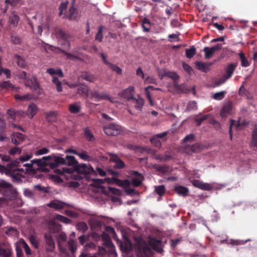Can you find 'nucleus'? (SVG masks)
<instances>
[{"label":"nucleus","mask_w":257,"mask_h":257,"mask_svg":"<svg viewBox=\"0 0 257 257\" xmlns=\"http://www.w3.org/2000/svg\"><path fill=\"white\" fill-rule=\"evenodd\" d=\"M49 164L50 170L56 169L55 172L62 175L65 173L71 174L78 163L74 156H67L65 158L58 156L51 157L49 160Z\"/></svg>","instance_id":"nucleus-1"},{"label":"nucleus","mask_w":257,"mask_h":257,"mask_svg":"<svg viewBox=\"0 0 257 257\" xmlns=\"http://www.w3.org/2000/svg\"><path fill=\"white\" fill-rule=\"evenodd\" d=\"M120 248L125 252L135 250L137 257H148L151 253V249L146 242L142 238L135 240L133 244L127 238L120 243Z\"/></svg>","instance_id":"nucleus-2"},{"label":"nucleus","mask_w":257,"mask_h":257,"mask_svg":"<svg viewBox=\"0 0 257 257\" xmlns=\"http://www.w3.org/2000/svg\"><path fill=\"white\" fill-rule=\"evenodd\" d=\"M51 156L44 157L42 159H34L31 163L23 164L25 167V172L35 174L37 171L40 172H48L50 171L49 160Z\"/></svg>","instance_id":"nucleus-3"},{"label":"nucleus","mask_w":257,"mask_h":257,"mask_svg":"<svg viewBox=\"0 0 257 257\" xmlns=\"http://www.w3.org/2000/svg\"><path fill=\"white\" fill-rule=\"evenodd\" d=\"M1 191L3 196L8 200H14L17 197V192L12 185L5 181L0 182Z\"/></svg>","instance_id":"nucleus-4"},{"label":"nucleus","mask_w":257,"mask_h":257,"mask_svg":"<svg viewBox=\"0 0 257 257\" xmlns=\"http://www.w3.org/2000/svg\"><path fill=\"white\" fill-rule=\"evenodd\" d=\"M18 77L19 79L24 80L25 85L30 87L31 90H36L39 88L40 85L35 76H33L32 78H29L27 77V73L22 71L19 73Z\"/></svg>","instance_id":"nucleus-5"},{"label":"nucleus","mask_w":257,"mask_h":257,"mask_svg":"<svg viewBox=\"0 0 257 257\" xmlns=\"http://www.w3.org/2000/svg\"><path fill=\"white\" fill-rule=\"evenodd\" d=\"M55 32L58 43L62 46H67V48L69 49L70 47V43L69 41V34L59 28L56 29Z\"/></svg>","instance_id":"nucleus-6"},{"label":"nucleus","mask_w":257,"mask_h":257,"mask_svg":"<svg viewBox=\"0 0 257 257\" xmlns=\"http://www.w3.org/2000/svg\"><path fill=\"white\" fill-rule=\"evenodd\" d=\"M103 131L107 136H113L120 135L122 132L121 126L114 123H109L104 126Z\"/></svg>","instance_id":"nucleus-7"},{"label":"nucleus","mask_w":257,"mask_h":257,"mask_svg":"<svg viewBox=\"0 0 257 257\" xmlns=\"http://www.w3.org/2000/svg\"><path fill=\"white\" fill-rule=\"evenodd\" d=\"M90 98L96 101L100 100H108L109 101L113 102V98L109 96L108 93L106 92H99L96 90H93L90 94Z\"/></svg>","instance_id":"nucleus-8"},{"label":"nucleus","mask_w":257,"mask_h":257,"mask_svg":"<svg viewBox=\"0 0 257 257\" xmlns=\"http://www.w3.org/2000/svg\"><path fill=\"white\" fill-rule=\"evenodd\" d=\"M75 171H76L78 174L82 175L95 174V171L90 165L84 163L76 164Z\"/></svg>","instance_id":"nucleus-9"},{"label":"nucleus","mask_w":257,"mask_h":257,"mask_svg":"<svg viewBox=\"0 0 257 257\" xmlns=\"http://www.w3.org/2000/svg\"><path fill=\"white\" fill-rule=\"evenodd\" d=\"M108 155L109 157V161L114 163L113 168L114 169H123L125 164L119 157L116 154L112 153H108Z\"/></svg>","instance_id":"nucleus-10"},{"label":"nucleus","mask_w":257,"mask_h":257,"mask_svg":"<svg viewBox=\"0 0 257 257\" xmlns=\"http://www.w3.org/2000/svg\"><path fill=\"white\" fill-rule=\"evenodd\" d=\"M44 238L46 243V250L47 252H53L55 248V244L50 232H46L44 234Z\"/></svg>","instance_id":"nucleus-11"},{"label":"nucleus","mask_w":257,"mask_h":257,"mask_svg":"<svg viewBox=\"0 0 257 257\" xmlns=\"http://www.w3.org/2000/svg\"><path fill=\"white\" fill-rule=\"evenodd\" d=\"M55 218L49 220L47 222L49 231L51 234L52 233H56L59 232L61 230V225L56 222Z\"/></svg>","instance_id":"nucleus-12"},{"label":"nucleus","mask_w":257,"mask_h":257,"mask_svg":"<svg viewBox=\"0 0 257 257\" xmlns=\"http://www.w3.org/2000/svg\"><path fill=\"white\" fill-rule=\"evenodd\" d=\"M8 163L6 165L7 170L8 171V175L16 172L17 168L20 167V161L18 160H12L11 158L10 162H6Z\"/></svg>","instance_id":"nucleus-13"},{"label":"nucleus","mask_w":257,"mask_h":257,"mask_svg":"<svg viewBox=\"0 0 257 257\" xmlns=\"http://www.w3.org/2000/svg\"><path fill=\"white\" fill-rule=\"evenodd\" d=\"M12 249L11 247L6 244H0V256L11 257Z\"/></svg>","instance_id":"nucleus-14"},{"label":"nucleus","mask_w":257,"mask_h":257,"mask_svg":"<svg viewBox=\"0 0 257 257\" xmlns=\"http://www.w3.org/2000/svg\"><path fill=\"white\" fill-rule=\"evenodd\" d=\"M153 168L163 175H168L172 171L170 167L167 165L154 164Z\"/></svg>","instance_id":"nucleus-15"},{"label":"nucleus","mask_w":257,"mask_h":257,"mask_svg":"<svg viewBox=\"0 0 257 257\" xmlns=\"http://www.w3.org/2000/svg\"><path fill=\"white\" fill-rule=\"evenodd\" d=\"M131 105L134 106L137 110H141L144 104V100L140 97L136 98L135 97H132V99L129 101Z\"/></svg>","instance_id":"nucleus-16"},{"label":"nucleus","mask_w":257,"mask_h":257,"mask_svg":"<svg viewBox=\"0 0 257 257\" xmlns=\"http://www.w3.org/2000/svg\"><path fill=\"white\" fill-rule=\"evenodd\" d=\"M25 139V136L19 133H14L11 136L12 143L16 146L23 142Z\"/></svg>","instance_id":"nucleus-17"},{"label":"nucleus","mask_w":257,"mask_h":257,"mask_svg":"<svg viewBox=\"0 0 257 257\" xmlns=\"http://www.w3.org/2000/svg\"><path fill=\"white\" fill-rule=\"evenodd\" d=\"M132 175L133 178L132 179V184L136 187L139 186L142 183V175L137 171H133Z\"/></svg>","instance_id":"nucleus-18"},{"label":"nucleus","mask_w":257,"mask_h":257,"mask_svg":"<svg viewBox=\"0 0 257 257\" xmlns=\"http://www.w3.org/2000/svg\"><path fill=\"white\" fill-rule=\"evenodd\" d=\"M7 114L13 120L16 119L17 116L24 117L25 115V113L22 110H15L13 108H10L7 111Z\"/></svg>","instance_id":"nucleus-19"},{"label":"nucleus","mask_w":257,"mask_h":257,"mask_svg":"<svg viewBox=\"0 0 257 257\" xmlns=\"http://www.w3.org/2000/svg\"><path fill=\"white\" fill-rule=\"evenodd\" d=\"M237 63H230L228 64L226 68H225V72L224 75L227 78H230L233 74L234 71L237 67Z\"/></svg>","instance_id":"nucleus-20"},{"label":"nucleus","mask_w":257,"mask_h":257,"mask_svg":"<svg viewBox=\"0 0 257 257\" xmlns=\"http://www.w3.org/2000/svg\"><path fill=\"white\" fill-rule=\"evenodd\" d=\"M174 191L179 196L185 197L188 195L189 189L184 186L176 185L174 188Z\"/></svg>","instance_id":"nucleus-21"},{"label":"nucleus","mask_w":257,"mask_h":257,"mask_svg":"<svg viewBox=\"0 0 257 257\" xmlns=\"http://www.w3.org/2000/svg\"><path fill=\"white\" fill-rule=\"evenodd\" d=\"M212 63L211 62L204 63L198 61L195 63L196 68L199 70L204 72H207L209 70V67L212 65Z\"/></svg>","instance_id":"nucleus-22"},{"label":"nucleus","mask_w":257,"mask_h":257,"mask_svg":"<svg viewBox=\"0 0 257 257\" xmlns=\"http://www.w3.org/2000/svg\"><path fill=\"white\" fill-rule=\"evenodd\" d=\"M79 77L90 82H93L96 80L94 75L87 71L82 72Z\"/></svg>","instance_id":"nucleus-23"},{"label":"nucleus","mask_w":257,"mask_h":257,"mask_svg":"<svg viewBox=\"0 0 257 257\" xmlns=\"http://www.w3.org/2000/svg\"><path fill=\"white\" fill-rule=\"evenodd\" d=\"M77 93L81 97L87 98L89 95V88L84 85H81L78 88Z\"/></svg>","instance_id":"nucleus-24"},{"label":"nucleus","mask_w":257,"mask_h":257,"mask_svg":"<svg viewBox=\"0 0 257 257\" xmlns=\"http://www.w3.org/2000/svg\"><path fill=\"white\" fill-rule=\"evenodd\" d=\"M134 89L135 88L133 86L128 87L123 91L121 93L122 96L124 98H126L129 101L132 99V97H134L133 94Z\"/></svg>","instance_id":"nucleus-25"},{"label":"nucleus","mask_w":257,"mask_h":257,"mask_svg":"<svg viewBox=\"0 0 257 257\" xmlns=\"http://www.w3.org/2000/svg\"><path fill=\"white\" fill-rule=\"evenodd\" d=\"M199 150L200 147L198 144H195L192 145H187L185 148V151L188 154L197 152Z\"/></svg>","instance_id":"nucleus-26"},{"label":"nucleus","mask_w":257,"mask_h":257,"mask_svg":"<svg viewBox=\"0 0 257 257\" xmlns=\"http://www.w3.org/2000/svg\"><path fill=\"white\" fill-rule=\"evenodd\" d=\"M250 147L254 150H257V127H255L252 131Z\"/></svg>","instance_id":"nucleus-27"},{"label":"nucleus","mask_w":257,"mask_h":257,"mask_svg":"<svg viewBox=\"0 0 257 257\" xmlns=\"http://www.w3.org/2000/svg\"><path fill=\"white\" fill-rule=\"evenodd\" d=\"M38 110V107L35 103H31L29 104L28 109L27 113L29 117L32 118L36 114Z\"/></svg>","instance_id":"nucleus-28"},{"label":"nucleus","mask_w":257,"mask_h":257,"mask_svg":"<svg viewBox=\"0 0 257 257\" xmlns=\"http://www.w3.org/2000/svg\"><path fill=\"white\" fill-rule=\"evenodd\" d=\"M0 87L7 90H12L18 91V87H15V86L10 82V81H3L0 83Z\"/></svg>","instance_id":"nucleus-29"},{"label":"nucleus","mask_w":257,"mask_h":257,"mask_svg":"<svg viewBox=\"0 0 257 257\" xmlns=\"http://www.w3.org/2000/svg\"><path fill=\"white\" fill-rule=\"evenodd\" d=\"M232 109L231 104L230 103H227L223 105L221 110V115L222 117H226L228 114L231 113Z\"/></svg>","instance_id":"nucleus-30"},{"label":"nucleus","mask_w":257,"mask_h":257,"mask_svg":"<svg viewBox=\"0 0 257 257\" xmlns=\"http://www.w3.org/2000/svg\"><path fill=\"white\" fill-rule=\"evenodd\" d=\"M15 59L18 66L22 68H25L27 66V63L24 58L20 55L16 54L15 55Z\"/></svg>","instance_id":"nucleus-31"},{"label":"nucleus","mask_w":257,"mask_h":257,"mask_svg":"<svg viewBox=\"0 0 257 257\" xmlns=\"http://www.w3.org/2000/svg\"><path fill=\"white\" fill-rule=\"evenodd\" d=\"M238 56L240 60V65L242 67H247L250 65V62L247 59L243 52L239 53Z\"/></svg>","instance_id":"nucleus-32"},{"label":"nucleus","mask_w":257,"mask_h":257,"mask_svg":"<svg viewBox=\"0 0 257 257\" xmlns=\"http://www.w3.org/2000/svg\"><path fill=\"white\" fill-rule=\"evenodd\" d=\"M84 136L89 142H94L95 140L94 135L88 127H86L84 129Z\"/></svg>","instance_id":"nucleus-33"},{"label":"nucleus","mask_w":257,"mask_h":257,"mask_svg":"<svg viewBox=\"0 0 257 257\" xmlns=\"http://www.w3.org/2000/svg\"><path fill=\"white\" fill-rule=\"evenodd\" d=\"M68 109L71 113L75 114L80 112L81 109V106L78 103H72L69 105Z\"/></svg>","instance_id":"nucleus-34"},{"label":"nucleus","mask_w":257,"mask_h":257,"mask_svg":"<svg viewBox=\"0 0 257 257\" xmlns=\"http://www.w3.org/2000/svg\"><path fill=\"white\" fill-rule=\"evenodd\" d=\"M173 86L178 93H184L186 92V88L185 84H184L179 85L178 84V82H173Z\"/></svg>","instance_id":"nucleus-35"},{"label":"nucleus","mask_w":257,"mask_h":257,"mask_svg":"<svg viewBox=\"0 0 257 257\" xmlns=\"http://www.w3.org/2000/svg\"><path fill=\"white\" fill-rule=\"evenodd\" d=\"M60 52L63 53L65 56H66L67 59L71 60L73 61L80 60L81 59L79 57L74 54L68 53L64 50L59 49Z\"/></svg>","instance_id":"nucleus-36"},{"label":"nucleus","mask_w":257,"mask_h":257,"mask_svg":"<svg viewBox=\"0 0 257 257\" xmlns=\"http://www.w3.org/2000/svg\"><path fill=\"white\" fill-rule=\"evenodd\" d=\"M47 206L50 208H54L57 210H59L63 208L64 204L59 201H51Z\"/></svg>","instance_id":"nucleus-37"},{"label":"nucleus","mask_w":257,"mask_h":257,"mask_svg":"<svg viewBox=\"0 0 257 257\" xmlns=\"http://www.w3.org/2000/svg\"><path fill=\"white\" fill-rule=\"evenodd\" d=\"M69 249L72 254H74L77 250V242L74 239H70L67 242Z\"/></svg>","instance_id":"nucleus-38"},{"label":"nucleus","mask_w":257,"mask_h":257,"mask_svg":"<svg viewBox=\"0 0 257 257\" xmlns=\"http://www.w3.org/2000/svg\"><path fill=\"white\" fill-rule=\"evenodd\" d=\"M142 28L144 32H149L150 31L151 23L147 18H145L142 20Z\"/></svg>","instance_id":"nucleus-39"},{"label":"nucleus","mask_w":257,"mask_h":257,"mask_svg":"<svg viewBox=\"0 0 257 257\" xmlns=\"http://www.w3.org/2000/svg\"><path fill=\"white\" fill-rule=\"evenodd\" d=\"M19 20L20 17L19 16L14 12L13 13V15L10 17L9 21L11 25H13L14 27H16Z\"/></svg>","instance_id":"nucleus-40"},{"label":"nucleus","mask_w":257,"mask_h":257,"mask_svg":"<svg viewBox=\"0 0 257 257\" xmlns=\"http://www.w3.org/2000/svg\"><path fill=\"white\" fill-rule=\"evenodd\" d=\"M67 18L69 20H76L77 18V10L73 6L69 9Z\"/></svg>","instance_id":"nucleus-41"},{"label":"nucleus","mask_w":257,"mask_h":257,"mask_svg":"<svg viewBox=\"0 0 257 257\" xmlns=\"http://www.w3.org/2000/svg\"><path fill=\"white\" fill-rule=\"evenodd\" d=\"M46 72L50 75L53 76L54 75H58L60 77H63V73L61 69L55 70L54 68H51L47 70Z\"/></svg>","instance_id":"nucleus-42"},{"label":"nucleus","mask_w":257,"mask_h":257,"mask_svg":"<svg viewBox=\"0 0 257 257\" xmlns=\"http://www.w3.org/2000/svg\"><path fill=\"white\" fill-rule=\"evenodd\" d=\"M203 51L205 52V58L206 59H209L214 54L215 52L213 48L205 47L203 49Z\"/></svg>","instance_id":"nucleus-43"},{"label":"nucleus","mask_w":257,"mask_h":257,"mask_svg":"<svg viewBox=\"0 0 257 257\" xmlns=\"http://www.w3.org/2000/svg\"><path fill=\"white\" fill-rule=\"evenodd\" d=\"M8 176L11 177L12 181L14 182H16L17 183H20L22 182V175H20L19 173L15 172L13 173Z\"/></svg>","instance_id":"nucleus-44"},{"label":"nucleus","mask_w":257,"mask_h":257,"mask_svg":"<svg viewBox=\"0 0 257 257\" xmlns=\"http://www.w3.org/2000/svg\"><path fill=\"white\" fill-rule=\"evenodd\" d=\"M82 160L85 161H91L92 160V157L87 154L86 151H83L81 153H78V155Z\"/></svg>","instance_id":"nucleus-45"},{"label":"nucleus","mask_w":257,"mask_h":257,"mask_svg":"<svg viewBox=\"0 0 257 257\" xmlns=\"http://www.w3.org/2000/svg\"><path fill=\"white\" fill-rule=\"evenodd\" d=\"M76 227L77 229L82 233H84L88 229V226L84 222H78L76 224Z\"/></svg>","instance_id":"nucleus-46"},{"label":"nucleus","mask_w":257,"mask_h":257,"mask_svg":"<svg viewBox=\"0 0 257 257\" xmlns=\"http://www.w3.org/2000/svg\"><path fill=\"white\" fill-rule=\"evenodd\" d=\"M52 82L57 86V90L58 92H61L62 91V84L58 77L53 76Z\"/></svg>","instance_id":"nucleus-47"},{"label":"nucleus","mask_w":257,"mask_h":257,"mask_svg":"<svg viewBox=\"0 0 257 257\" xmlns=\"http://www.w3.org/2000/svg\"><path fill=\"white\" fill-rule=\"evenodd\" d=\"M185 52L186 57L190 59L196 54V49L194 46H192L190 49H186Z\"/></svg>","instance_id":"nucleus-48"},{"label":"nucleus","mask_w":257,"mask_h":257,"mask_svg":"<svg viewBox=\"0 0 257 257\" xmlns=\"http://www.w3.org/2000/svg\"><path fill=\"white\" fill-rule=\"evenodd\" d=\"M55 219L66 224L70 223L71 222V220L70 219L59 214H57L55 217Z\"/></svg>","instance_id":"nucleus-49"},{"label":"nucleus","mask_w":257,"mask_h":257,"mask_svg":"<svg viewBox=\"0 0 257 257\" xmlns=\"http://www.w3.org/2000/svg\"><path fill=\"white\" fill-rule=\"evenodd\" d=\"M226 92L224 91H220L214 93L213 95V98L217 100L223 99L225 96Z\"/></svg>","instance_id":"nucleus-50"},{"label":"nucleus","mask_w":257,"mask_h":257,"mask_svg":"<svg viewBox=\"0 0 257 257\" xmlns=\"http://www.w3.org/2000/svg\"><path fill=\"white\" fill-rule=\"evenodd\" d=\"M166 75L173 80V82H178L179 78V75L174 72H168L166 73Z\"/></svg>","instance_id":"nucleus-51"},{"label":"nucleus","mask_w":257,"mask_h":257,"mask_svg":"<svg viewBox=\"0 0 257 257\" xmlns=\"http://www.w3.org/2000/svg\"><path fill=\"white\" fill-rule=\"evenodd\" d=\"M22 152V149L17 147H13L10 149L8 151L9 155L12 156L15 155L16 154H20Z\"/></svg>","instance_id":"nucleus-52"},{"label":"nucleus","mask_w":257,"mask_h":257,"mask_svg":"<svg viewBox=\"0 0 257 257\" xmlns=\"http://www.w3.org/2000/svg\"><path fill=\"white\" fill-rule=\"evenodd\" d=\"M197 103L195 101H189L187 105L186 110L188 111H190L192 110H196L197 109Z\"/></svg>","instance_id":"nucleus-53"},{"label":"nucleus","mask_w":257,"mask_h":257,"mask_svg":"<svg viewBox=\"0 0 257 257\" xmlns=\"http://www.w3.org/2000/svg\"><path fill=\"white\" fill-rule=\"evenodd\" d=\"M155 191L157 194L162 196L165 192V187L164 185L157 186Z\"/></svg>","instance_id":"nucleus-54"},{"label":"nucleus","mask_w":257,"mask_h":257,"mask_svg":"<svg viewBox=\"0 0 257 257\" xmlns=\"http://www.w3.org/2000/svg\"><path fill=\"white\" fill-rule=\"evenodd\" d=\"M56 118V114L55 112H50L46 114V119L49 122H53Z\"/></svg>","instance_id":"nucleus-55"},{"label":"nucleus","mask_w":257,"mask_h":257,"mask_svg":"<svg viewBox=\"0 0 257 257\" xmlns=\"http://www.w3.org/2000/svg\"><path fill=\"white\" fill-rule=\"evenodd\" d=\"M103 27L102 26H100L98 28V32L95 36V40L98 41L99 42H101L103 38Z\"/></svg>","instance_id":"nucleus-56"},{"label":"nucleus","mask_w":257,"mask_h":257,"mask_svg":"<svg viewBox=\"0 0 257 257\" xmlns=\"http://www.w3.org/2000/svg\"><path fill=\"white\" fill-rule=\"evenodd\" d=\"M151 142L153 144L155 147L157 148H160L161 146V141L159 139L157 138L156 136H154L150 140Z\"/></svg>","instance_id":"nucleus-57"},{"label":"nucleus","mask_w":257,"mask_h":257,"mask_svg":"<svg viewBox=\"0 0 257 257\" xmlns=\"http://www.w3.org/2000/svg\"><path fill=\"white\" fill-rule=\"evenodd\" d=\"M29 240L31 244L35 248H39V242L35 238V237L31 235L29 237Z\"/></svg>","instance_id":"nucleus-58"},{"label":"nucleus","mask_w":257,"mask_h":257,"mask_svg":"<svg viewBox=\"0 0 257 257\" xmlns=\"http://www.w3.org/2000/svg\"><path fill=\"white\" fill-rule=\"evenodd\" d=\"M108 67H109L113 71L117 73L118 74H121L122 73V69L115 64L111 63Z\"/></svg>","instance_id":"nucleus-59"},{"label":"nucleus","mask_w":257,"mask_h":257,"mask_svg":"<svg viewBox=\"0 0 257 257\" xmlns=\"http://www.w3.org/2000/svg\"><path fill=\"white\" fill-rule=\"evenodd\" d=\"M68 2L66 1L65 2L62 3L59 7V16H62L63 12L64 10H65L67 7Z\"/></svg>","instance_id":"nucleus-60"},{"label":"nucleus","mask_w":257,"mask_h":257,"mask_svg":"<svg viewBox=\"0 0 257 257\" xmlns=\"http://www.w3.org/2000/svg\"><path fill=\"white\" fill-rule=\"evenodd\" d=\"M208 118L207 115H203V116L196 118L195 119V122H196L197 126H200L201 123L205 120H206Z\"/></svg>","instance_id":"nucleus-61"},{"label":"nucleus","mask_w":257,"mask_h":257,"mask_svg":"<svg viewBox=\"0 0 257 257\" xmlns=\"http://www.w3.org/2000/svg\"><path fill=\"white\" fill-rule=\"evenodd\" d=\"M160 243L161 242L160 240L155 238L151 239L150 241V243L154 249H155L156 247L159 246Z\"/></svg>","instance_id":"nucleus-62"},{"label":"nucleus","mask_w":257,"mask_h":257,"mask_svg":"<svg viewBox=\"0 0 257 257\" xmlns=\"http://www.w3.org/2000/svg\"><path fill=\"white\" fill-rule=\"evenodd\" d=\"M145 83L146 84L152 83L157 84V80L153 77L148 76L145 79Z\"/></svg>","instance_id":"nucleus-63"},{"label":"nucleus","mask_w":257,"mask_h":257,"mask_svg":"<svg viewBox=\"0 0 257 257\" xmlns=\"http://www.w3.org/2000/svg\"><path fill=\"white\" fill-rule=\"evenodd\" d=\"M67 238L66 234L64 232H61L57 237L58 242H64L66 241Z\"/></svg>","instance_id":"nucleus-64"}]
</instances>
